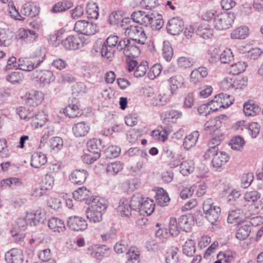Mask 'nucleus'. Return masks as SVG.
Returning a JSON list of instances; mask_svg holds the SVG:
<instances>
[{
    "label": "nucleus",
    "instance_id": "obj_6",
    "mask_svg": "<svg viewBox=\"0 0 263 263\" xmlns=\"http://www.w3.org/2000/svg\"><path fill=\"white\" fill-rule=\"evenodd\" d=\"M74 30L79 33L91 35L97 33L98 29L96 24L85 20H80L75 23Z\"/></svg>",
    "mask_w": 263,
    "mask_h": 263
},
{
    "label": "nucleus",
    "instance_id": "obj_8",
    "mask_svg": "<svg viewBox=\"0 0 263 263\" xmlns=\"http://www.w3.org/2000/svg\"><path fill=\"white\" fill-rule=\"evenodd\" d=\"M67 226L71 230L79 231L86 229L88 224L83 218L73 216L68 218Z\"/></svg>",
    "mask_w": 263,
    "mask_h": 263
},
{
    "label": "nucleus",
    "instance_id": "obj_15",
    "mask_svg": "<svg viewBox=\"0 0 263 263\" xmlns=\"http://www.w3.org/2000/svg\"><path fill=\"white\" fill-rule=\"evenodd\" d=\"M88 176L85 170H75L69 175V180L74 184L81 185L83 184Z\"/></svg>",
    "mask_w": 263,
    "mask_h": 263
},
{
    "label": "nucleus",
    "instance_id": "obj_41",
    "mask_svg": "<svg viewBox=\"0 0 263 263\" xmlns=\"http://www.w3.org/2000/svg\"><path fill=\"white\" fill-rule=\"evenodd\" d=\"M124 54L128 58H135L140 54V50L137 46L132 44L130 41L129 44L125 49Z\"/></svg>",
    "mask_w": 263,
    "mask_h": 263
},
{
    "label": "nucleus",
    "instance_id": "obj_36",
    "mask_svg": "<svg viewBox=\"0 0 263 263\" xmlns=\"http://www.w3.org/2000/svg\"><path fill=\"white\" fill-rule=\"evenodd\" d=\"M144 198L140 193H136L133 195L131 198L129 204L132 210L136 211H139L141 205Z\"/></svg>",
    "mask_w": 263,
    "mask_h": 263
},
{
    "label": "nucleus",
    "instance_id": "obj_62",
    "mask_svg": "<svg viewBox=\"0 0 263 263\" xmlns=\"http://www.w3.org/2000/svg\"><path fill=\"white\" fill-rule=\"evenodd\" d=\"M126 30L125 32L129 36H132L133 34L139 35L140 32L143 33V28L139 25H135L130 24L126 28H124Z\"/></svg>",
    "mask_w": 263,
    "mask_h": 263
},
{
    "label": "nucleus",
    "instance_id": "obj_28",
    "mask_svg": "<svg viewBox=\"0 0 263 263\" xmlns=\"http://www.w3.org/2000/svg\"><path fill=\"white\" fill-rule=\"evenodd\" d=\"M87 146L88 152L93 153H100L104 145H102L101 139L94 138L88 141Z\"/></svg>",
    "mask_w": 263,
    "mask_h": 263
},
{
    "label": "nucleus",
    "instance_id": "obj_64",
    "mask_svg": "<svg viewBox=\"0 0 263 263\" xmlns=\"http://www.w3.org/2000/svg\"><path fill=\"white\" fill-rule=\"evenodd\" d=\"M194 62L192 59L184 57H180L178 59V64L182 68H186L193 66Z\"/></svg>",
    "mask_w": 263,
    "mask_h": 263
},
{
    "label": "nucleus",
    "instance_id": "obj_31",
    "mask_svg": "<svg viewBox=\"0 0 263 263\" xmlns=\"http://www.w3.org/2000/svg\"><path fill=\"white\" fill-rule=\"evenodd\" d=\"M214 26L218 30H226L230 28V25L227 22V19L224 17L222 14H219L214 17Z\"/></svg>",
    "mask_w": 263,
    "mask_h": 263
},
{
    "label": "nucleus",
    "instance_id": "obj_39",
    "mask_svg": "<svg viewBox=\"0 0 263 263\" xmlns=\"http://www.w3.org/2000/svg\"><path fill=\"white\" fill-rule=\"evenodd\" d=\"M89 191L85 187H81L74 191L73 193V197L76 200L82 201L87 199L89 196Z\"/></svg>",
    "mask_w": 263,
    "mask_h": 263
},
{
    "label": "nucleus",
    "instance_id": "obj_26",
    "mask_svg": "<svg viewBox=\"0 0 263 263\" xmlns=\"http://www.w3.org/2000/svg\"><path fill=\"white\" fill-rule=\"evenodd\" d=\"M23 183L21 179L15 178L11 177L3 179L0 181V185L2 187H10L12 189H16L18 187L22 186Z\"/></svg>",
    "mask_w": 263,
    "mask_h": 263
},
{
    "label": "nucleus",
    "instance_id": "obj_56",
    "mask_svg": "<svg viewBox=\"0 0 263 263\" xmlns=\"http://www.w3.org/2000/svg\"><path fill=\"white\" fill-rule=\"evenodd\" d=\"M169 231L171 235L177 236L180 232L178 222L175 218L171 217L169 222Z\"/></svg>",
    "mask_w": 263,
    "mask_h": 263
},
{
    "label": "nucleus",
    "instance_id": "obj_35",
    "mask_svg": "<svg viewBox=\"0 0 263 263\" xmlns=\"http://www.w3.org/2000/svg\"><path fill=\"white\" fill-rule=\"evenodd\" d=\"M248 64L244 61H238L232 64L230 67V72L233 75L238 74L245 71Z\"/></svg>",
    "mask_w": 263,
    "mask_h": 263
},
{
    "label": "nucleus",
    "instance_id": "obj_53",
    "mask_svg": "<svg viewBox=\"0 0 263 263\" xmlns=\"http://www.w3.org/2000/svg\"><path fill=\"white\" fill-rule=\"evenodd\" d=\"M148 68V63L146 61L142 62L140 64L137 66L134 73V76L136 78L143 77Z\"/></svg>",
    "mask_w": 263,
    "mask_h": 263
},
{
    "label": "nucleus",
    "instance_id": "obj_54",
    "mask_svg": "<svg viewBox=\"0 0 263 263\" xmlns=\"http://www.w3.org/2000/svg\"><path fill=\"white\" fill-rule=\"evenodd\" d=\"M196 33L197 35L205 39L211 38L213 36L212 30L202 26H199L197 28Z\"/></svg>",
    "mask_w": 263,
    "mask_h": 263
},
{
    "label": "nucleus",
    "instance_id": "obj_49",
    "mask_svg": "<svg viewBox=\"0 0 263 263\" xmlns=\"http://www.w3.org/2000/svg\"><path fill=\"white\" fill-rule=\"evenodd\" d=\"M211 134H212V137L210 142L217 146L220 142L223 139L224 135L221 130L219 129V127L213 129Z\"/></svg>",
    "mask_w": 263,
    "mask_h": 263
},
{
    "label": "nucleus",
    "instance_id": "obj_57",
    "mask_svg": "<svg viewBox=\"0 0 263 263\" xmlns=\"http://www.w3.org/2000/svg\"><path fill=\"white\" fill-rule=\"evenodd\" d=\"M63 145V141L59 137H54L50 140V146L51 149L58 152L61 149Z\"/></svg>",
    "mask_w": 263,
    "mask_h": 263
},
{
    "label": "nucleus",
    "instance_id": "obj_34",
    "mask_svg": "<svg viewBox=\"0 0 263 263\" xmlns=\"http://www.w3.org/2000/svg\"><path fill=\"white\" fill-rule=\"evenodd\" d=\"M123 168V163L118 161L108 164L106 168V170L108 176H114L121 171Z\"/></svg>",
    "mask_w": 263,
    "mask_h": 263
},
{
    "label": "nucleus",
    "instance_id": "obj_32",
    "mask_svg": "<svg viewBox=\"0 0 263 263\" xmlns=\"http://www.w3.org/2000/svg\"><path fill=\"white\" fill-rule=\"evenodd\" d=\"M170 83L171 84V89L168 91L172 95L174 94L176 89L181 87L184 83L183 78L180 75L175 76L171 77L169 80Z\"/></svg>",
    "mask_w": 263,
    "mask_h": 263
},
{
    "label": "nucleus",
    "instance_id": "obj_38",
    "mask_svg": "<svg viewBox=\"0 0 263 263\" xmlns=\"http://www.w3.org/2000/svg\"><path fill=\"white\" fill-rule=\"evenodd\" d=\"M72 6V3L67 1L59 2L52 7L51 11L53 13H59L65 11Z\"/></svg>",
    "mask_w": 263,
    "mask_h": 263
},
{
    "label": "nucleus",
    "instance_id": "obj_11",
    "mask_svg": "<svg viewBox=\"0 0 263 263\" xmlns=\"http://www.w3.org/2000/svg\"><path fill=\"white\" fill-rule=\"evenodd\" d=\"M34 78L38 79L40 83L44 85H48L55 80V77L52 71L49 70H36L33 72Z\"/></svg>",
    "mask_w": 263,
    "mask_h": 263
},
{
    "label": "nucleus",
    "instance_id": "obj_21",
    "mask_svg": "<svg viewBox=\"0 0 263 263\" xmlns=\"http://www.w3.org/2000/svg\"><path fill=\"white\" fill-rule=\"evenodd\" d=\"M22 11L25 15L33 17L39 14L40 7L34 3H28L23 5Z\"/></svg>",
    "mask_w": 263,
    "mask_h": 263
},
{
    "label": "nucleus",
    "instance_id": "obj_4",
    "mask_svg": "<svg viewBox=\"0 0 263 263\" xmlns=\"http://www.w3.org/2000/svg\"><path fill=\"white\" fill-rule=\"evenodd\" d=\"M37 52L39 54H36L35 57L31 59L20 58L18 60V69L24 71H30L40 65L45 58V54L41 53V49H39Z\"/></svg>",
    "mask_w": 263,
    "mask_h": 263
},
{
    "label": "nucleus",
    "instance_id": "obj_27",
    "mask_svg": "<svg viewBox=\"0 0 263 263\" xmlns=\"http://www.w3.org/2000/svg\"><path fill=\"white\" fill-rule=\"evenodd\" d=\"M132 210L129 202L127 199L122 198L120 200L117 210L122 216H129L131 215Z\"/></svg>",
    "mask_w": 263,
    "mask_h": 263
},
{
    "label": "nucleus",
    "instance_id": "obj_46",
    "mask_svg": "<svg viewBox=\"0 0 263 263\" xmlns=\"http://www.w3.org/2000/svg\"><path fill=\"white\" fill-rule=\"evenodd\" d=\"M162 55L166 61L170 62L172 60L173 55V49L168 41H165L163 42Z\"/></svg>",
    "mask_w": 263,
    "mask_h": 263
},
{
    "label": "nucleus",
    "instance_id": "obj_43",
    "mask_svg": "<svg viewBox=\"0 0 263 263\" xmlns=\"http://www.w3.org/2000/svg\"><path fill=\"white\" fill-rule=\"evenodd\" d=\"M250 232V226L244 224L237 230L235 234L236 237L239 240H244L249 236Z\"/></svg>",
    "mask_w": 263,
    "mask_h": 263
},
{
    "label": "nucleus",
    "instance_id": "obj_13",
    "mask_svg": "<svg viewBox=\"0 0 263 263\" xmlns=\"http://www.w3.org/2000/svg\"><path fill=\"white\" fill-rule=\"evenodd\" d=\"M38 36V34L34 30L29 29H20L17 34L18 39L29 44L36 42Z\"/></svg>",
    "mask_w": 263,
    "mask_h": 263
},
{
    "label": "nucleus",
    "instance_id": "obj_44",
    "mask_svg": "<svg viewBox=\"0 0 263 263\" xmlns=\"http://www.w3.org/2000/svg\"><path fill=\"white\" fill-rule=\"evenodd\" d=\"M247 78L242 76L233 77L232 88L236 89H242L246 87L247 84Z\"/></svg>",
    "mask_w": 263,
    "mask_h": 263
},
{
    "label": "nucleus",
    "instance_id": "obj_55",
    "mask_svg": "<svg viewBox=\"0 0 263 263\" xmlns=\"http://www.w3.org/2000/svg\"><path fill=\"white\" fill-rule=\"evenodd\" d=\"M24 78L23 74L20 71H15L8 74L6 79L12 84L20 83Z\"/></svg>",
    "mask_w": 263,
    "mask_h": 263
},
{
    "label": "nucleus",
    "instance_id": "obj_9",
    "mask_svg": "<svg viewBox=\"0 0 263 263\" xmlns=\"http://www.w3.org/2000/svg\"><path fill=\"white\" fill-rule=\"evenodd\" d=\"M184 22L179 17L171 18L167 26V32L174 35H178L183 30Z\"/></svg>",
    "mask_w": 263,
    "mask_h": 263
},
{
    "label": "nucleus",
    "instance_id": "obj_37",
    "mask_svg": "<svg viewBox=\"0 0 263 263\" xmlns=\"http://www.w3.org/2000/svg\"><path fill=\"white\" fill-rule=\"evenodd\" d=\"M249 29L246 26L238 27L233 30L231 34L233 39H244L248 35Z\"/></svg>",
    "mask_w": 263,
    "mask_h": 263
},
{
    "label": "nucleus",
    "instance_id": "obj_3",
    "mask_svg": "<svg viewBox=\"0 0 263 263\" xmlns=\"http://www.w3.org/2000/svg\"><path fill=\"white\" fill-rule=\"evenodd\" d=\"M46 218L45 211L42 209H38L34 213L27 212L26 217L20 219L18 226L21 229L25 230L28 227H35L39 223H44Z\"/></svg>",
    "mask_w": 263,
    "mask_h": 263
},
{
    "label": "nucleus",
    "instance_id": "obj_52",
    "mask_svg": "<svg viewBox=\"0 0 263 263\" xmlns=\"http://www.w3.org/2000/svg\"><path fill=\"white\" fill-rule=\"evenodd\" d=\"M121 152V148L115 145H111L108 147L104 152L105 156L109 159L117 157Z\"/></svg>",
    "mask_w": 263,
    "mask_h": 263
},
{
    "label": "nucleus",
    "instance_id": "obj_18",
    "mask_svg": "<svg viewBox=\"0 0 263 263\" xmlns=\"http://www.w3.org/2000/svg\"><path fill=\"white\" fill-rule=\"evenodd\" d=\"M90 129L87 123L81 122L76 123L72 127V132L76 137H81L86 136Z\"/></svg>",
    "mask_w": 263,
    "mask_h": 263
},
{
    "label": "nucleus",
    "instance_id": "obj_48",
    "mask_svg": "<svg viewBox=\"0 0 263 263\" xmlns=\"http://www.w3.org/2000/svg\"><path fill=\"white\" fill-rule=\"evenodd\" d=\"M245 143V142L243 139L239 136H237L232 138L229 143V145L232 149L239 151L242 148Z\"/></svg>",
    "mask_w": 263,
    "mask_h": 263
},
{
    "label": "nucleus",
    "instance_id": "obj_29",
    "mask_svg": "<svg viewBox=\"0 0 263 263\" xmlns=\"http://www.w3.org/2000/svg\"><path fill=\"white\" fill-rule=\"evenodd\" d=\"M216 103L218 104L217 101H215L214 100H211V101L206 104L201 105L198 108V111L200 115L206 116L209 115L211 112H214L218 110V108H213L212 104Z\"/></svg>",
    "mask_w": 263,
    "mask_h": 263
},
{
    "label": "nucleus",
    "instance_id": "obj_45",
    "mask_svg": "<svg viewBox=\"0 0 263 263\" xmlns=\"http://www.w3.org/2000/svg\"><path fill=\"white\" fill-rule=\"evenodd\" d=\"M86 11L88 18H98L99 15V8L96 3L89 4L87 5L86 8Z\"/></svg>",
    "mask_w": 263,
    "mask_h": 263
},
{
    "label": "nucleus",
    "instance_id": "obj_16",
    "mask_svg": "<svg viewBox=\"0 0 263 263\" xmlns=\"http://www.w3.org/2000/svg\"><path fill=\"white\" fill-rule=\"evenodd\" d=\"M208 74V70L205 67H199L192 71L190 74L191 82L194 84L202 81Z\"/></svg>",
    "mask_w": 263,
    "mask_h": 263
},
{
    "label": "nucleus",
    "instance_id": "obj_10",
    "mask_svg": "<svg viewBox=\"0 0 263 263\" xmlns=\"http://www.w3.org/2000/svg\"><path fill=\"white\" fill-rule=\"evenodd\" d=\"M5 260L7 263H22L24 255L21 249L12 248L5 253Z\"/></svg>",
    "mask_w": 263,
    "mask_h": 263
},
{
    "label": "nucleus",
    "instance_id": "obj_30",
    "mask_svg": "<svg viewBox=\"0 0 263 263\" xmlns=\"http://www.w3.org/2000/svg\"><path fill=\"white\" fill-rule=\"evenodd\" d=\"M180 173L183 176H187L193 172L195 168L194 162L192 160H186L179 163Z\"/></svg>",
    "mask_w": 263,
    "mask_h": 263
},
{
    "label": "nucleus",
    "instance_id": "obj_5",
    "mask_svg": "<svg viewBox=\"0 0 263 263\" xmlns=\"http://www.w3.org/2000/svg\"><path fill=\"white\" fill-rule=\"evenodd\" d=\"M206 219L211 224L216 223L219 218L221 210L219 206L214 205L213 201L209 198L205 200L202 206Z\"/></svg>",
    "mask_w": 263,
    "mask_h": 263
},
{
    "label": "nucleus",
    "instance_id": "obj_20",
    "mask_svg": "<svg viewBox=\"0 0 263 263\" xmlns=\"http://www.w3.org/2000/svg\"><path fill=\"white\" fill-rule=\"evenodd\" d=\"M182 112L176 110H172L163 112L161 115L165 123H175L176 120L181 117Z\"/></svg>",
    "mask_w": 263,
    "mask_h": 263
},
{
    "label": "nucleus",
    "instance_id": "obj_61",
    "mask_svg": "<svg viewBox=\"0 0 263 263\" xmlns=\"http://www.w3.org/2000/svg\"><path fill=\"white\" fill-rule=\"evenodd\" d=\"M247 129L252 138H256L260 132V125L256 122L248 123Z\"/></svg>",
    "mask_w": 263,
    "mask_h": 263
},
{
    "label": "nucleus",
    "instance_id": "obj_24",
    "mask_svg": "<svg viewBox=\"0 0 263 263\" xmlns=\"http://www.w3.org/2000/svg\"><path fill=\"white\" fill-rule=\"evenodd\" d=\"M199 134L198 131H194L188 136H187L184 139L183 146L186 150H189L194 147L198 141Z\"/></svg>",
    "mask_w": 263,
    "mask_h": 263
},
{
    "label": "nucleus",
    "instance_id": "obj_40",
    "mask_svg": "<svg viewBox=\"0 0 263 263\" xmlns=\"http://www.w3.org/2000/svg\"><path fill=\"white\" fill-rule=\"evenodd\" d=\"M220 116L216 117L207 121L204 125V129L207 132L211 133L213 129L219 127L221 124V121L219 120Z\"/></svg>",
    "mask_w": 263,
    "mask_h": 263
},
{
    "label": "nucleus",
    "instance_id": "obj_33",
    "mask_svg": "<svg viewBox=\"0 0 263 263\" xmlns=\"http://www.w3.org/2000/svg\"><path fill=\"white\" fill-rule=\"evenodd\" d=\"M155 197L157 204L162 206L167 205L170 200L167 193L163 189L158 190Z\"/></svg>",
    "mask_w": 263,
    "mask_h": 263
},
{
    "label": "nucleus",
    "instance_id": "obj_23",
    "mask_svg": "<svg viewBox=\"0 0 263 263\" xmlns=\"http://www.w3.org/2000/svg\"><path fill=\"white\" fill-rule=\"evenodd\" d=\"M48 226L50 229L53 232L59 233L63 232L65 230V225L64 221L57 217H52L49 219Z\"/></svg>",
    "mask_w": 263,
    "mask_h": 263
},
{
    "label": "nucleus",
    "instance_id": "obj_19",
    "mask_svg": "<svg viewBox=\"0 0 263 263\" xmlns=\"http://www.w3.org/2000/svg\"><path fill=\"white\" fill-rule=\"evenodd\" d=\"M47 161L46 156L42 152H34L31 157V165L34 168H40Z\"/></svg>",
    "mask_w": 263,
    "mask_h": 263
},
{
    "label": "nucleus",
    "instance_id": "obj_14",
    "mask_svg": "<svg viewBox=\"0 0 263 263\" xmlns=\"http://www.w3.org/2000/svg\"><path fill=\"white\" fill-rule=\"evenodd\" d=\"M110 253L111 250L108 246L101 245L93 248L90 255L92 257L98 260V261H100L104 257L108 256Z\"/></svg>",
    "mask_w": 263,
    "mask_h": 263
},
{
    "label": "nucleus",
    "instance_id": "obj_2",
    "mask_svg": "<svg viewBox=\"0 0 263 263\" xmlns=\"http://www.w3.org/2000/svg\"><path fill=\"white\" fill-rule=\"evenodd\" d=\"M204 156L206 160L212 159V166L215 171L221 168L230 159L228 154L226 152L219 151L216 145L211 146L206 149Z\"/></svg>",
    "mask_w": 263,
    "mask_h": 263
},
{
    "label": "nucleus",
    "instance_id": "obj_63",
    "mask_svg": "<svg viewBox=\"0 0 263 263\" xmlns=\"http://www.w3.org/2000/svg\"><path fill=\"white\" fill-rule=\"evenodd\" d=\"M260 198V194L257 191H252L245 193L244 198L246 201L254 202Z\"/></svg>",
    "mask_w": 263,
    "mask_h": 263
},
{
    "label": "nucleus",
    "instance_id": "obj_59",
    "mask_svg": "<svg viewBox=\"0 0 263 263\" xmlns=\"http://www.w3.org/2000/svg\"><path fill=\"white\" fill-rule=\"evenodd\" d=\"M16 112L22 119L27 120L34 118L36 120L38 119V115H32L30 113L27 114L25 107L22 106L19 107L16 109Z\"/></svg>",
    "mask_w": 263,
    "mask_h": 263
},
{
    "label": "nucleus",
    "instance_id": "obj_50",
    "mask_svg": "<svg viewBox=\"0 0 263 263\" xmlns=\"http://www.w3.org/2000/svg\"><path fill=\"white\" fill-rule=\"evenodd\" d=\"M163 21L161 15L157 14L156 16L155 14L151 18V23L150 27L152 29L160 30L163 26Z\"/></svg>",
    "mask_w": 263,
    "mask_h": 263
},
{
    "label": "nucleus",
    "instance_id": "obj_51",
    "mask_svg": "<svg viewBox=\"0 0 263 263\" xmlns=\"http://www.w3.org/2000/svg\"><path fill=\"white\" fill-rule=\"evenodd\" d=\"M195 250V243L192 240L186 241L183 246V253L187 256H193Z\"/></svg>",
    "mask_w": 263,
    "mask_h": 263
},
{
    "label": "nucleus",
    "instance_id": "obj_17",
    "mask_svg": "<svg viewBox=\"0 0 263 263\" xmlns=\"http://www.w3.org/2000/svg\"><path fill=\"white\" fill-rule=\"evenodd\" d=\"M178 222L180 229L183 231L188 232L191 230L194 220L192 215H183L180 216Z\"/></svg>",
    "mask_w": 263,
    "mask_h": 263
},
{
    "label": "nucleus",
    "instance_id": "obj_42",
    "mask_svg": "<svg viewBox=\"0 0 263 263\" xmlns=\"http://www.w3.org/2000/svg\"><path fill=\"white\" fill-rule=\"evenodd\" d=\"M178 249L177 247H172L166 253L165 261L166 263H178L179 255Z\"/></svg>",
    "mask_w": 263,
    "mask_h": 263
},
{
    "label": "nucleus",
    "instance_id": "obj_47",
    "mask_svg": "<svg viewBox=\"0 0 263 263\" xmlns=\"http://www.w3.org/2000/svg\"><path fill=\"white\" fill-rule=\"evenodd\" d=\"M220 61L223 64L230 63L234 60V55L230 48H226L220 53Z\"/></svg>",
    "mask_w": 263,
    "mask_h": 263
},
{
    "label": "nucleus",
    "instance_id": "obj_1",
    "mask_svg": "<svg viewBox=\"0 0 263 263\" xmlns=\"http://www.w3.org/2000/svg\"><path fill=\"white\" fill-rule=\"evenodd\" d=\"M91 205L86 211L87 219L90 222H99L102 220L103 212L107 209V205L103 203L99 197H91Z\"/></svg>",
    "mask_w": 263,
    "mask_h": 263
},
{
    "label": "nucleus",
    "instance_id": "obj_25",
    "mask_svg": "<svg viewBox=\"0 0 263 263\" xmlns=\"http://www.w3.org/2000/svg\"><path fill=\"white\" fill-rule=\"evenodd\" d=\"M155 210V203L153 200L148 198L143 200L139 212L141 214H146L147 215H151Z\"/></svg>",
    "mask_w": 263,
    "mask_h": 263
},
{
    "label": "nucleus",
    "instance_id": "obj_22",
    "mask_svg": "<svg viewBox=\"0 0 263 263\" xmlns=\"http://www.w3.org/2000/svg\"><path fill=\"white\" fill-rule=\"evenodd\" d=\"M243 112L247 116H254L260 111L259 106L255 104L253 100H249L243 104Z\"/></svg>",
    "mask_w": 263,
    "mask_h": 263
},
{
    "label": "nucleus",
    "instance_id": "obj_12",
    "mask_svg": "<svg viewBox=\"0 0 263 263\" xmlns=\"http://www.w3.org/2000/svg\"><path fill=\"white\" fill-rule=\"evenodd\" d=\"M63 46L67 50H76L82 45V40L77 35H71L62 41Z\"/></svg>",
    "mask_w": 263,
    "mask_h": 263
},
{
    "label": "nucleus",
    "instance_id": "obj_58",
    "mask_svg": "<svg viewBox=\"0 0 263 263\" xmlns=\"http://www.w3.org/2000/svg\"><path fill=\"white\" fill-rule=\"evenodd\" d=\"M101 156V153H93L88 152L83 156V161L86 164H91L98 159Z\"/></svg>",
    "mask_w": 263,
    "mask_h": 263
},
{
    "label": "nucleus",
    "instance_id": "obj_60",
    "mask_svg": "<svg viewBox=\"0 0 263 263\" xmlns=\"http://www.w3.org/2000/svg\"><path fill=\"white\" fill-rule=\"evenodd\" d=\"M128 247L126 240H121L114 246V250L117 253L121 254L125 252L128 250Z\"/></svg>",
    "mask_w": 263,
    "mask_h": 263
},
{
    "label": "nucleus",
    "instance_id": "obj_7",
    "mask_svg": "<svg viewBox=\"0 0 263 263\" xmlns=\"http://www.w3.org/2000/svg\"><path fill=\"white\" fill-rule=\"evenodd\" d=\"M162 157L170 165L173 167L178 166L180 160L183 159L181 155L175 156L173 151L168 146L163 147Z\"/></svg>",
    "mask_w": 263,
    "mask_h": 263
}]
</instances>
